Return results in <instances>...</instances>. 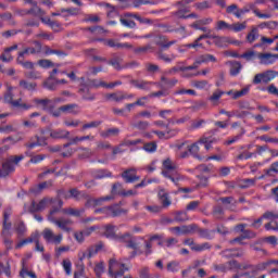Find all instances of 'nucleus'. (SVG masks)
<instances>
[{"mask_svg":"<svg viewBox=\"0 0 278 278\" xmlns=\"http://www.w3.org/2000/svg\"><path fill=\"white\" fill-rule=\"evenodd\" d=\"M276 77H278L277 71L267 70L256 74L252 79V84L254 86H268Z\"/></svg>","mask_w":278,"mask_h":278,"instance_id":"f257e3e1","label":"nucleus"},{"mask_svg":"<svg viewBox=\"0 0 278 278\" xmlns=\"http://www.w3.org/2000/svg\"><path fill=\"white\" fill-rule=\"evenodd\" d=\"M126 270H129V267L116 258H111L109 261V275L110 277L118 278L125 275Z\"/></svg>","mask_w":278,"mask_h":278,"instance_id":"f03ea898","label":"nucleus"},{"mask_svg":"<svg viewBox=\"0 0 278 278\" xmlns=\"http://www.w3.org/2000/svg\"><path fill=\"white\" fill-rule=\"evenodd\" d=\"M12 90L14 87L9 86L8 91L4 94V102L11 105L12 108H20L21 110H31L34 108L31 104L25 103L23 98L12 99Z\"/></svg>","mask_w":278,"mask_h":278,"instance_id":"7ed1b4c3","label":"nucleus"},{"mask_svg":"<svg viewBox=\"0 0 278 278\" xmlns=\"http://www.w3.org/2000/svg\"><path fill=\"white\" fill-rule=\"evenodd\" d=\"M41 236L47 244H54L55 247L62 244V240H64V236L62 233L55 235V232L51 228H45L41 232Z\"/></svg>","mask_w":278,"mask_h":278,"instance_id":"20e7f679","label":"nucleus"},{"mask_svg":"<svg viewBox=\"0 0 278 278\" xmlns=\"http://www.w3.org/2000/svg\"><path fill=\"white\" fill-rule=\"evenodd\" d=\"M52 203H55V199L45 197L38 203L36 201H33L28 208V212H30V214H36V212H43V210H47V206L52 205Z\"/></svg>","mask_w":278,"mask_h":278,"instance_id":"39448f33","label":"nucleus"},{"mask_svg":"<svg viewBox=\"0 0 278 278\" xmlns=\"http://www.w3.org/2000/svg\"><path fill=\"white\" fill-rule=\"evenodd\" d=\"M50 220L51 223H53V225H56L62 231H66L67 233H71V231H73V228L70 227V225H73V220L71 218H50Z\"/></svg>","mask_w":278,"mask_h":278,"instance_id":"423d86ee","label":"nucleus"},{"mask_svg":"<svg viewBox=\"0 0 278 278\" xmlns=\"http://www.w3.org/2000/svg\"><path fill=\"white\" fill-rule=\"evenodd\" d=\"M34 47H27L23 51L18 52L20 55H38L42 53V43L40 41H33Z\"/></svg>","mask_w":278,"mask_h":278,"instance_id":"0eeeda50","label":"nucleus"},{"mask_svg":"<svg viewBox=\"0 0 278 278\" xmlns=\"http://www.w3.org/2000/svg\"><path fill=\"white\" fill-rule=\"evenodd\" d=\"M108 101H115V103H122L125 99H134V93H127L124 91H117L106 94Z\"/></svg>","mask_w":278,"mask_h":278,"instance_id":"6e6552de","label":"nucleus"},{"mask_svg":"<svg viewBox=\"0 0 278 278\" xmlns=\"http://www.w3.org/2000/svg\"><path fill=\"white\" fill-rule=\"evenodd\" d=\"M163 177H165L166 179H170V181H173V184H175V186H181L182 181H186V176L179 174V172H162Z\"/></svg>","mask_w":278,"mask_h":278,"instance_id":"1a4fd4ad","label":"nucleus"},{"mask_svg":"<svg viewBox=\"0 0 278 278\" xmlns=\"http://www.w3.org/2000/svg\"><path fill=\"white\" fill-rule=\"evenodd\" d=\"M136 168H128L122 173V178L126 184H135V181H140V176L136 175Z\"/></svg>","mask_w":278,"mask_h":278,"instance_id":"9d476101","label":"nucleus"},{"mask_svg":"<svg viewBox=\"0 0 278 278\" xmlns=\"http://www.w3.org/2000/svg\"><path fill=\"white\" fill-rule=\"evenodd\" d=\"M103 42L106 47H111L112 49H126L127 51L134 49V45L127 42L121 43L116 39H104Z\"/></svg>","mask_w":278,"mask_h":278,"instance_id":"9b49d317","label":"nucleus"},{"mask_svg":"<svg viewBox=\"0 0 278 278\" xmlns=\"http://www.w3.org/2000/svg\"><path fill=\"white\" fill-rule=\"evenodd\" d=\"M243 266L245 268H241V270H247L252 275H257L261 270H266V268H268V263H260L257 265L243 263Z\"/></svg>","mask_w":278,"mask_h":278,"instance_id":"f8f14e48","label":"nucleus"},{"mask_svg":"<svg viewBox=\"0 0 278 278\" xmlns=\"http://www.w3.org/2000/svg\"><path fill=\"white\" fill-rule=\"evenodd\" d=\"M49 188H53V180H47L40 182L39 185H35L29 189L30 194H40L42 190H47Z\"/></svg>","mask_w":278,"mask_h":278,"instance_id":"ddd939ff","label":"nucleus"},{"mask_svg":"<svg viewBox=\"0 0 278 278\" xmlns=\"http://www.w3.org/2000/svg\"><path fill=\"white\" fill-rule=\"evenodd\" d=\"M35 147H47V138L35 136V138L25 143L26 149H35Z\"/></svg>","mask_w":278,"mask_h":278,"instance_id":"4468645a","label":"nucleus"},{"mask_svg":"<svg viewBox=\"0 0 278 278\" xmlns=\"http://www.w3.org/2000/svg\"><path fill=\"white\" fill-rule=\"evenodd\" d=\"M70 137H71V131L66 129L59 128V129L50 130V138H52L53 140H64Z\"/></svg>","mask_w":278,"mask_h":278,"instance_id":"2eb2a0df","label":"nucleus"},{"mask_svg":"<svg viewBox=\"0 0 278 278\" xmlns=\"http://www.w3.org/2000/svg\"><path fill=\"white\" fill-rule=\"evenodd\" d=\"M78 94H80L84 101H94L96 99L94 93L90 92V87H88L87 85L80 86V88L78 89Z\"/></svg>","mask_w":278,"mask_h":278,"instance_id":"dca6fc26","label":"nucleus"},{"mask_svg":"<svg viewBox=\"0 0 278 278\" xmlns=\"http://www.w3.org/2000/svg\"><path fill=\"white\" fill-rule=\"evenodd\" d=\"M61 111L63 114H73L74 116H77L81 112L77 103L64 104L61 106Z\"/></svg>","mask_w":278,"mask_h":278,"instance_id":"f3484780","label":"nucleus"},{"mask_svg":"<svg viewBox=\"0 0 278 278\" xmlns=\"http://www.w3.org/2000/svg\"><path fill=\"white\" fill-rule=\"evenodd\" d=\"M162 166V173H175L177 170V163H175L170 157L163 160Z\"/></svg>","mask_w":278,"mask_h":278,"instance_id":"a211bd4d","label":"nucleus"},{"mask_svg":"<svg viewBox=\"0 0 278 278\" xmlns=\"http://www.w3.org/2000/svg\"><path fill=\"white\" fill-rule=\"evenodd\" d=\"M15 168L12 164V160H7L2 163V168H0V177H8L11 173H14Z\"/></svg>","mask_w":278,"mask_h":278,"instance_id":"6ab92c4d","label":"nucleus"},{"mask_svg":"<svg viewBox=\"0 0 278 278\" xmlns=\"http://www.w3.org/2000/svg\"><path fill=\"white\" fill-rule=\"evenodd\" d=\"M258 60H261V64H275V60H278V54L273 53H258Z\"/></svg>","mask_w":278,"mask_h":278,"instance_id":"aec40b11","label":"nucleus"},{"mask_svg":"<svg viewBox=\"0 0 278 278\" xmlns=\"http://www.w3.org/2000/svg\"><path fill=\"white\" fill-rule=\"evenodd\" d=\"M124 242H126V247L128 249H132L134 251H138L139 247L136 243V238L131 237V233L126 232L124 236L119 237Z\"/></svg>","mask_w":278,"mask_h":278,"instance_id":"412c9836","label":"nucleus"},{"mask_svg":"<svg viewBox=\"0 0 278 278\" xmlns=\"http://www.w3.org/2000/svg\"><path fill=\"white\" fill-rule=\"evenodd\" d=\"M130 84L139 90H151V86H153V83L142 79H131Z\"/></svg>","mask_w":278,"mask_h":278,"instance_id":"4be33fe9","label":"nucleus"},{"mask_svg":"<svg viewBox=\"0 0 278 278\" xmlns=\"http://www.w3.org/2000/svg\"><path fill=\"white\" fill-rule=\"evenodd\" d=\"M123 214H127V210L121 207V205L113 204L109 206V216L112 218H116V216H123Z\"/></svg>","mask_w":278,"mask_h":278,"instance_id":"5701e85b","label":"nucleus"},{"mask_svg":"<svg viewBox=\"0 0 278 278\" xmlns=\"http://www.w3.org/2000/svg\"><path fill=\"white\" fill-rule=\"evenodd\" d=\"M62 214H65L66 216H75L76 218H79L81 214L86 212V208H73V207H66L61 210Z\"/></svg>","mask_w":278,"mask_h":278,"instance_id":"b1692460","label":"nucleus"},{"mask_svg":"<svg viewBox=\"0 0 278 278\" xmlns=\"http://www.w3.org/2000/svg\"><path fill=\"white\" fill-rule=\"evenodd\" d=\"M159 199L162 204V210L163 207H170L173 202L170 201V198H168V192H166L164 189L159 191Z\"/></svg>","mask_w":278,"mask_h":278,"instance_id":"393cba45","label":"nucleus"},{"mask_svg":"<svg viewBox=\"0 0 278 278\" xmlns=\"http://www.w3.org/2000/svg\"><path fill=\"white\" fill-rule=\"evenodd\" d=\"M33 103H35V105L37 106V108H41L42 110H45V111H48L49 112V110H50V108H51V100H49V99H38V98H35V99H33Z\"/></svg>","mask_w":278,"mask_h":278,"instance_id":"a878e982","label":"nucleus"},{"mask_svg":"<svg viewBox=\"0 0 278 278\" xmlns=\"http://www.w3.org/2000/svg\"><path fill=\"white\" fill-rule=\"evenodd\" d=\"M153 134H155L161 140H168V138L177 136V134H179V129H169L167 132L154 130Z\"/></svg>","mask_w":278,"mask_h":278,"instance_id":"bb28decb","label":"nucleus"},{"mask_svg":"<svg viewBox=\"0 0 278 278\" xmlns=\"http://www.w3.org/2000/svg\"><path fill=\"white\" fill-rule=\"evenodd\" d=\"M20 277H22V278H26V277L38 278V276H36V273L29 270V267H27L25 260H23V262H22V269L20 271Z\"/></svg>","mask_w":278,"mask_h":278,"instance_id":"cd10ccee","label":"nucleus"},{"mask_svg":"<svg viewBox=\"0 0 278 278\" xmlns=\"http://www.w3.org/2000/svg\"><path fill=\"white\" fill-rule=\"evenodd\" d=\"M115 71H123V58L115 55L108 62Z\"/></svg>","mask_w":278,"mask_h":278,"instance_id":"c85d7f7f","label":"nucleus"},{"mask_svg":"<svg viewBox=\"0 0 278 278\" xmlns=\"http://www.w3.org/2000/svg\"><path fill=\"white\" fill-rule=\"evenodd\" d=\"M16 63L28 71H34V62L25 61V56L23 54H17Z\"/></svg>","mask_w":278,"mask_h":278,"instance_id":"c756f323","label":"nucleus"},{"mask_svg":"<svg viewBox=\"0 0 278 278\" xmlns=\"http://www.w3.org/2000/svg\"><path fill=\"white\" fill-rule=\"evenodd\" d=\"M41 51H43L45 55H59V56L66 55L65 51L52 49L49 46H43V48H41Z\"/></svg>","mask_w":278,"mask_h":278,"instance_id":"7c9ffc66","label":"nucleus"},{"mask_svg":"<svg viewBox=\"0 0 278 278\" xmlns=\"http://www.w3.org/2000/svg\"><path fill=\"white\" fill-rule=\"evenodd\" d=\"M104 236L105 238H118V236H116V226L112 225V224H108L106 226H104Z\"/></svg>","mask_w":278,"mask_h":278,"instance_id":"2f4dec72","label":"nucleus"},{"mask_svg":"<svg viewBox=\"0 0 278 278\" xmlns=\"http://www.w3.org/2000/svg\"><path fill=\"white\" fill-rule=\"evenodd\" d=\"M195 231L199 233L200 238H205L206 240H212V238H214V233H216V230L202 229L199 227Z\"/></svg>","mask_w":278,"mask_h":278,"instance_id":"473e14b6","label":"nucleus"},{"mask_svg":"<svg viewBox=\"0 0 278 278\" xmlns=\"http://www.w3.org/2000/svg\"><path fill=\"white\" fill-rule=\"evenodd\" d=\"M18 85H20V88H22V90H28V91L36 90L38 86L36 83H31L25 79H21Z\"/></svg>","mask_w":278,"mask_h":278,"instance_id":"72a5a7b5","label":"nucleus"},{"mask_svg":"<svg viewBox=\"0 0 278 278\" xmlns=\"http://www.w3.org/2000/svg\"><path fill=\"white\" fill-rule=\"evenodd\" d=\"M103 249V243H98L94 245H91L87 249V257L88 260H90V257H92V255H97V253H99L101 250Z\"/></svg>","mask_w":278,"mask_h":278,"instance_id":"f704fd0d","label":"nucleus"},{"mask_svg":"<svg viewBox=\"0 0 278 278\" xmlns=\"http://www.w3.org/2000/svg\"><path fill=\"white\" fill-rule=\"evenodd\" d=\"M178 10L175 12V16H177V18H186V14H188V12H190V7L188 5H182V4H177Z\"/></svg>","mask_w":278,"mask_h":278,"instance_id":"c9c22d12","label":"nucleus"},{"mask_svg":"<svg viewBox=\"0 0 278 278\" xmlns=\"http://www.w3.org/2000/svg\"><path fill=\"white\" fill-rule=\"evenodd\" d=\"M179 80L177 78L168 79L166 76L161 77V84L164 86V88H175L177 86Z\"/></svg>","mask_w":278,"mask_h":278,"instance_id":"e433bc0d","label":"nucleus"},{"mask_svg":"<svg viewBox=\"0 0 278 278\" xmlns=\"http://www.w3.org/2000/svg\"><path fill=\"white\" fill-rule=\"evenodd\" d=\"M260 38V30L257 27H252L251 31L247 35V41L253 45Z\"/></svg>","mask_w":278,"mask_h":278,"instance_id":"4c0bfd02","label":"nucleus"},{"mask_svg":"<svg viewBox=\"0 0 278 278\" xmlns=\"http://www.w3.org/2000/svg\"><path fill=\"white\" fill-rule=\"evenodd\" d=\"M94 137L91 136H83V137H75L73 139H71L70 142L65 143L63 147L64 149H67V147H71V144H77V142H84V140H93Z\"/></svg>","mask_w":278,"mask_h":278,"instance_id":"58836bf2","label":"nucleus"},{"mask_svg":"<svg viewBox=\"0 0 278 278\" xmlns=\"http://www.w3.org/2000/svg\"><path fill=\"white\" fill-rule=\"evenodd\" d=\"M94 179H105L108 177H112V172L109 169H98L93 173Z\"/></svg>","mask_w":278,"mask_h":278,"instance_id":"ea45409f","label":"nucleus"},{"mask_svg":"<svg viewBox=\"0 0 278 278\" xmlns=\"http://www.w3.org/2000/svg\"><path fill=\"white\" fill-rule=\"evenodd\" d=\"M121 134V129L118 128H109L108 130H104L100 132V136L102 138H112L114 136H118Z\"/></svg>","mask_w":278,"mask_h":278,"instance_id":"a19ab883","label":"nucleus"},{"mask_svg":"<svg viewBox=\"0 0 278 278\" xmlns=\"http://www.w3.org/2000/svg\"><path fill=\"white\" fill-rule=\"evenodd\" d=\"M199 229V226L197 224H191V225H184L180 227V235H187V233H194Z\"/></svg>","mask_w":278,"mask_h":278,"instance_id":"79ce46f5","label":"nucleus"},{"mask_svg":"<svg viewBox=\"0 0 278 278\" xmlns=\"http://www.w3.org/2000/svg\"><path fill=\"white\" fill-rule=\"evenodd\" d=\"M153 49V47H151V45H147L143 47H138V48H134L132 46V51L136 55H144L147 53H149V51H151Z\"/></svg>","mask_w":278,"mask_h":278,"instance_id":"37998d69","label":"nucleus"},{"mask_svg":"<svg viewBox=\"0 0 278 278\" xmlns=\"http://www.w3.org/2000/svg\"><path fill=\"white\" fill-rule=\"evenodd\" d=\"M188 151L191 155H193V157H197V160H203V157L199 155V142H194L193 144L189 146Z\"/></svg>","mask_w":278,"mask_h":278,"instance_id":"c03bdc74","label":"nucleus"},{"mask_svg":"<svg viewBox=\"0 0 278 278\" xmlns=\"http://www.w3.org/2000/svg\"><path fill=\"white\" fill-rule=\"evenodd\" d=\"M240 71H242V64H240V62L233 61L230 63V75H232V77H236Z\"/></svg>","mask_w":278,"mask_h":278,"instance_id":"a18cd8bd","label":"nucleus"},{"mask_svg":"<svg viewBox=\"0 0 278 278\" xmlns=\"http://www.w3.org/2000/svg\"><path fill=\"white\" fill-rule=\"evenodd\" d=\"M257 179H264V176H261L258 178H247L241 180L240 188H251L254 184H256Z\"/></svg>","mask_w":278,"mask_h":278,"instance_id":"49530a36","label":"nucleus"},{"mask_svg":"<svg viewBox=\"0 0 278 278\" xmlns=\"http://www.w3.org/2000/svg\"><path fill=\"white\" fill-rule=\"evenodd\" d=\"M211 39L214 40V43L216 45V47H224L226 42H229V38L220 37L216 35H212Z\"/></svg>","mask_w":278,"mask_h":278,"instance_id":"de8ad7c7","label":"nucleus"},{"mask_svg":"<svg viewBox=\"0 0 278 278\" xmlns=\"http://www.w3.org/2000/svg\"><path fill=\"white\" fill-rule=\"evenodd\" d=\"M227 266H228V270H242V268H247L245 266H243V263L240 264L236 260H231L227 262Z\"/></svg>","mask_w":278,"mask_h":278,"instance_id":"09e8293b","label":"nucleus"},{"mask_svg":"<svg viewBox=\"0 0 278 278\" xmlns=\"http://www.w3.org/2000/svg\"><path fill=\"white\" fill-rule=\"evenodd\" d=\"M200 64H207V62H216V56L212 54H201L198 56Z\"/></svg>","mask_w":278,"mask_h":278,"instance_id":"8fccbe9b","label":"nucleus"},{"mask_svg":"<svg viewBox=\"0 0 278 278\" xmlns=\"http://www.w3.org/2000/svg\"><path fill=\"white\" fill-rule=\"evenodd\" d=\"M174 220L176 223H186V220H189L188 213L186 212H176L174 215Z\"/></svg>","mask_w":278,"mask_h":278,"instance_id":"3c124183","label":"nucleus"},{"mask_svg":"<svg viewBox=\"0 0 278 278\" xmlns=\"http://www.w3.org/2000/svg\"><path fill=\"white\" fill-rule=\"evenodd\" d=\"M131 127H135V129H139L140 131H146V129H149V122H131Z\"/></svg>","mask_w":278,"mask_h":278,"instance_id":"603ef678","label":"nucleus"},{"mask_svg":"<svg viewBox=\"0 0 278 278\" xmlns=\"http://www.w3.org/2000/svg\"><path fill=\"white\" fill-rule=\"evenodd\" d=\"M100 125L101 121H92L84 124L80 128V131H86V129H97V127H100Z\"/></svg>","mask_w":278,"mask_h":278,"instance_id":"864d4df0","label":"nucleus"},{"mask_svg":"<svg viewBox=\"0 0 278 278\" xmlns=\"http://www.w3.org/2000/svg\"><path fill=\"white\" fill-rule=\"evenodd\" d=\"M157 59L162 60L163 62H166L167 64H170V62L175 60V54H172L170 56H168L162 50H159Z\"/></svg>","mask_w":278,"mask_h":278,"instance_id":"5fc2aeb1","label":"nucleus"},{"mask_svg":"<svg viewBox=\"0 0 278 278\" xmlns=\"http://www.w3.org/2000/svg\"><path fill=\"white\" fill-rule=\"evenodd\" d=\"M61 12L64 14H68V16H79L81 14V9L79 8H68V9H61Z\"/></svg>","mask_w":278,"mask_h":278,"instance_id":"6e6d98bb","label":"nucleus"},{"mask_svg":"<svg viewBox=\"0 0 278 278\" xmlns=\"http://www.w3.org/2000/svg\"><path fill=\"white\" fill-rule=\"evenodd\" d=\"M143 151H147V153H155L157 151V143L155 141L144 143Z\"/></svg>","mask_w":278,"mask_h":278,"instance_id":"4d7b16f0","label":"nucleus"},{"mask_svg":"<svg viewBox=\"0 0 278 278\" xmlns=\"http://www.w3.org/2000/svg\"><path fill=\"white\" fill-rule=\"evenodd\" d=\"M166 268H167L168 273H179L181 267L179 265V262L172 261L167 264Z\"/></svg>","mask_w":278,"mask_h":278,"instance_id":"13d9d810","label":"nucleus"},{"mask_svg":"<svg viewBox=\"0 0 278 278\" xmlns=\"http://www.w3.org/2000/svg\"><path fill=\"white\" fill-rule=\"evenodd\" d=\"M89 86L91 88H108V83L101 79H92V80H89Z\"/></svg>","mask_w":278,"mask_h":278,"instance_id":"bf43d9fd","label":"nucleus"},{"mask_svg":"<svg viewBox=\"0 0 278 278\" xmlns=\"http://www.w3.org/2000/svg\"><path fill=\"white\" fill-rule=\"evenodd\" d=\"M70 194L72 199H75L76 201H79V199H84L86 197V193L79 191L77 188L70 189Z\"/></svg>","mask_w":278,"mask_h":278,"instance_id":"052dcab7","label":"nucleus"},{"mask_svg":"<svg viewBox=\"0 0 278 278\" xmlns=\"http://www.w3.org/2000/svg\"><path fill=\"white\" fill-rule=\"evenodd\" d=\"M243 29H247V22L230 24L231 31L238 33L243 31Z\"/></svg>","mask_w":278,"mask_h":278,"instance_id":"680f3d73","label":"nucleus"},{"mask_svg":"<svg viewBox=\"0 0 278 278\" xmlns=\"http://www.w3.org/2000/svg\"><path fill=\"white\" fill-rule=\"evenodd\" d=\"M37 64L41 68H53V66H55V64L51 60H47V59L39 60Z\"/></svg>","mask_w":278,"mask_h":278,"instance_id":"e2e57ef3","label":"nucleus"},{"mask_svg":"<svg viewBox=\"0 0 278 278\" xmlns=\"http://www.w3.org/2000/svg\"><path fill=\"white\" fill-rule=\"evenodd\" d=\"M207 249H212V245H210V243H202V244L193 243L191 251L201 252V251H207Z\"/></svg>","mask_w":278,"mask_h":278,"instance_id":"0e129e2a","label":"nucleus"},{"mask_svg":"<svg viewBox=\"0 0 278 278\" xmlns=\"http://www.w3.org/2000/svg\"><path fill=\"white\" fill-rule=\"evenodd\" d=\"M263 218L266 220H278V212L267 211L263 214Z\"/></svg>","mask_w":278,"mask_h":278,"instance_id":"69168bd1","label":"nucleus"},{"mask_svg":"<svg viewBox=\"0 0 278 278\" xmlns=\"http://www.w3.org/2000/svg\"><path fill=\"white\" fill-rule=\"evenodd\" d=\"M121 190H123V185L121 182H115L113 184L112 186V189H111V197H116V194H121Z\"/></svg>","mask_w":278,"mask_h":278,"instance_id":"338daca9","label":"nucleus"},{"mask_svg":"<svg viewBox=\"0 0 278 278\" xmlns=\"http://www.w3.org/2000/svg\"><path fill=\"white\" fill-rule=\"evenodd\" d=\"M274 173H278V162L273 163L269 168L265 169V175L268 177H273Z\"/></svg>","mask_w":278,"mask_h":278,"instance_id":"774afa93","label":"nucleus"}]
</instances>
